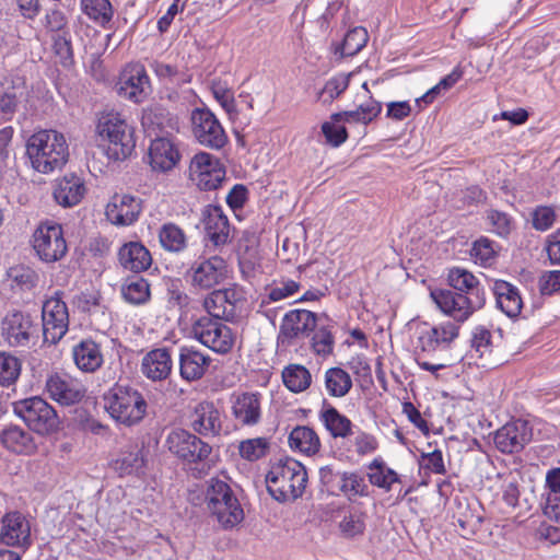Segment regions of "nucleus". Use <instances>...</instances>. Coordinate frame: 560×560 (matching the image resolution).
Segmentation results:
<instances>
[{
	"mask_svg": "<svg viewBox=\"0 0 560 560\" xmlns=\"http://www.w3.org/2000/svg\"><path fill=\"white\" fill-rule=\"evenodd\" d=\"M226 170H217L214 172H199L197 174V186L201 191H214L222 186L225 180Z\"/></svg>",
	"mask_w": 560,
	"mask_h": 560,
	"instance_id": "e2e57ef3",
	"label": "nucleus"
},
{
	"mask_svg": "<svg viewBox=\"0 0 560 560\" xmlns=\"http://www.w3.org/2000/svg\"><path fill=\"white\" fill-rule=\"evenodd\" d=\"M162 247L172 253H179L186 248V235L175 223H164L159 232Z\"/></svg>",
	"mask_w": 560,
	"mask_h": 560,
	"instance_id": "de8ad7c7",
	"label": "nucleus"
},
{
	"mask_svg": "<svg viewBox=\"0 0 560 560\" xmlns=\"http://www.w3.org/2000/svg\"><path fill=\"white\" fill-rule=\"evenodd\" d=\"M342 472L335 469L332 465H326L319 468L320 490L329 495L340 494V482L342 481Z\"/></svg>",
	"mask_w": 560,
	"mask_h": 560,
	"instance_id": "4d7b16f0",
	"label": "nucleus"
},
{
	"mask_svg": "<svg viewBox=\"0 0 560 560\" xmlns=\"http://www.w3.org/2000/svg\"><path fill=\"white\" fill-rule=\"evenodd\" d=\"M340 482V493L346 495L348 500L363 498L370 494L369 486L364 477L358 471H343Z\"/></svg>",
	"mask_w": 560,
	"mask_h": 560,
	"instance_id": "09e8293b",
	"label": "nucleus"
},
{
	"mask_svg": "<svg viewBox=\"0 0 560 560\" xmlns=\"http://www.w3.org/2000/svg\"><path fill=\"white\" fill-rule=\"evenodd\" d=\"M26 155L38 173L49 174L68 161L69 148L65 136L54 129L34 132L26 141Z\"/></svg>",
	"mask_w": 560,
	"mask_h": 560,
	"instance_id": "f03ea898",
	"label": "nucleus"
},
{
	"mask_svg": "<svg viewBox=\"0 0 560 560\" xmlns=\"http://www.w3.org/2000/svg\"><path fill=\"white\" fill-rule=\"evenodd\" d=\"M486 221L491 226V232L502 238H508L514 226L512 215L497 209H490L486 212Z\"/></svg>",
	"mask_w": 560,
	"mask_h": 560,
	"instance_id": "5fc2aeb1",
	"label": "nucleus"
},
{
	"mask_svg": "<svg viewBox=\"0 0 560 560\" xmlns=\"http://www.w3.org/2000/svg\"><path fill=\"white\" fill-rule=\"evenodd\" d=\"M82 13L104 30L110 28L114 7L109 0H80Z\"/></svg>",
	"mask_w": 560,
	"mask_h": 560,
	"instance_id": "ea45409f",
	"label": "nucleus"
},
{
	"mask_svg": "<svg viewBox=\"0 0 560 560\" xmlns=\"http://www.w3.org/2000/svg\"><path fill=\"white\" fill-rule=\"evenodd\" d=\"M226 267V261L217 255L196 261L190 269L192 287L203 290L215 287L225 278Z\"/></svg>",
	"mask_w": 560,
	"mask_h": 560,
	"instance_id": "aec40b11",
	"label": "nucleus"
},
{
	"mask_svg": "<svg viewBox=\"0 0 560 560\" xmlns=\"http://www.w3.org/2000/svg\"><path fill=\"white\" fill-rule=\"evenodd\" d=\"M300 283L292 279L283 281L280 287H271L267 289V293L261 296V305H268L292 296L300 290Z\"/></svg>",
	"mask_w": 560,
	"mask_h": 560,
	"instance_id": "13d9d810",
	"label": "nucleus"
},
{
	"mask_svg": "<svg viewBox=\"0 0 560 560\" xmlns=\"http://www.w3.org/2000/svg\"><path fill=\"white\" fill-rule=\"evenodd\" d=\"M282 382L290 392L298 394L310 387L312 375L302 364H289L282 371Z\"/></svg>",
	"mask_w": 560,
	"mask_h": 560,
	"instance_id": "c03bdc74",
	"label": "nucleus"
},
{
	"mask_svg": "<svg viewBox=\"0 0 560 560\" xmlns=\"http://www.w3.org/2000/svg\"><path fill=\"white\" fill-rule=\"evenodd\" d=\"M382 112V103L374 100L371 95L366 103L359 105L355 109L338 112L345 122L369 125Z\"/></svg>",
	"mask_w": 560,
	"mask_h": 560,
	"instance_id": "79ce46f5",
	"label": "nucleus"
},
{
	"mask_svg": "<svg viewBox=\"0 0 560 560\" xmlns=\"http://www.w3.org/2000/svg\"><path fill=\"white\" fill-rule=\"evenodd\" d=\"M202 436L182 428L170 431L165 446L176 458L186 464L205 462L212 452V446Z\"/></svg>",
	"mask_w": 560,
	"mask_h": 560,
	"instance_id": "1a4fd4ad",
	"label": "nucleus"
},
{
	"mask_svg": "<svg viewBox=\"0 0 560 560\" xmlns=\"http://www.w3.org/2000/svg\"><path fill=\"white\" fill-rule=\"evenodd\" d=\"M369 481L377 488L389 491L394 483L400 482V476L393 468L386 467L380 471L370 472Z\"/></svg>",
	"mask_w": 560,
	"mask_h": 560,
	"instance_id": "338daca9",
	"label": "nucleus"
},
{
	"mask_svg": "<svg viewBox=\"0 0 560 560\" xmlns=\"http://www.w3.org/2000/svg\"><path fill=\"white\" fill-rule=\"evenodd\" d=\"M63 292L56 291L42 307V330L45 343L56 345L69 329V313Z\"/></svg>",
	"mask_w": 560,
	"mask_h": 560,
	"instance_id": "9b49d317",
	"label": "nucleus"
},
{
	"mask_svg": "<svg viewBox=\"0 0 560 560\" xmlns=\"http://www.w3.org/2000/svg\"><path fill=\"white\" fill-rule=\"evenodd\" d=\"M0 443L4 448L15 454L31 455L37 450L33 435L27 430L13 423L5 424L0 429Z\"/></svg>",
	"mask_w": 560,
	"mask_h": 560,
	"instance_id": "cd10ccee",
	"label": "nucleus"
},
{
	"mask_svg": "<svg viewBox=\"0 0 560 560\" xmlns=\"http://www.w3.org/2000/svg\"><path fill=\"white\" fill-rule=\"evenodd\" d=\"M544 499L550 502L560 499V467H552L547 470L545 478Z\"/></svg>",
	"mask_w": 560,
	"mask_h": 560,
	"instance_id": "774afa93",
	"label": "nucleus"
},
{
	"mask_svg": "<svg viewBox=\"0 0 560 560\" xmlns=\"http://www.w3.org/2000/svg\"><path fill=\"white\" fill-rule=\"evenodd\" d=\"M206 502L209 511L225 529L233 528L244 520V511L231 486L219 478L208 481Z\"/></svg>",
	"mask_w": 560,
	"mask_h": 560,
	"instance_id": "0eeeda50",
	"label": "nucleus"
},
{
	"mask_svg": "<svg viewBox=\"0 0 560 560\" xmlns=\"http://www.w3.org/2000/svg\"><path fill=\"white\" fill-rule=\"evenodd\" d=\"M533 428L524 419H513L497 430L493 441L504 454L518 453L532 441Z\"/></svg>",
	"mask_w": 560,
	"mask_h": 560,
	"instance_id": "2eb2a0df",
	"label": "nucleus"
},
{
	"mask_svg": "<svg viewBox=\"0 0 560 560\" xmlns=\"http://www.w3.org/2000/svg\"><path fill=\"white\" fill-rule=\"evenodd\" d=\"M368 40V31L363 26H355L345 34L342 40L332 42L330 50L338 59L353 57L365 47Z\"/></svg>",
	"mask_w": 560,
	"mask_h": 560,
	"instance_id": "72a5a7b5",
	"label": "nucleus"
},
{
	"mask_svg": "<svg viewBox=\"0 0 560 560\" xmlns=\"http://www.w3.org/2000/svg\"><path fill=\"white\" fill-rule=\"evenodd\" d=\"M289 446L305 455H315L320 450V440L314 429L307 425H296L289 434Z\"/></svg>",
	"mask_w": 560,
	"mask_h": 560,
	"instance_id": "4c0bfd02",
	"label": "nucleus"
},
{
	"mask_svg": "<svg viewBox=\"0 0 560 560\" xmlns=\"http://www.w3.org/2000/svg\"><path fill=\"white\" fill-rule=\"evenodd\" d=\"M446 280L451 289H434L430 296L436 307L453 320L432 326L423 324L418 331V343L423 352L448 349L459 336L460 325L483 308L487 302L486 289L471 271L462 267L450 268Z\"/></svg>",
	"mask_w": 560,
	"mask_h": 560,
	"instance_id": "f257e3e1",
	"label": "nucleus"
},
{
	"mask_svg": "<svg viewBox=\"0 0 560 560\" xmlns=\"http://www.w3.org/2000/svg\"><path fill=\"white\" fill-rule=\"evenodd\" d=\"M307 480L305 466L289 456L275 462L266 475L267 490L280 503L289 499L301 498L305 491Z\"/></svg>",
	"mask_w": 560,
	"mask_h": 560,
	"instance_id": "7ed1b4c3",
	"label": "nucleus"
},
{
	"mask_svg": "<svg viewBox=\"0 0 560 560\" xmlns=\"http://www.w3.org/2000/svg\"><path fill=\"white\" fill-rule=\"evenodd\" d=\"M22 372V361L11 352L0 350V387L15 385Z\"/></svg>",
	"mask_w": 560,
	"mask_h": 560,
	"instance_id": "49530a36",
	"label": "nucleus"
},
{
	"mask_svg": "<svg viewBox=\"0 0 560 560\" xmlns=\"http://www.w3.org/2000/svg\"><path fill=\"white\" fill-rule=\"evenodd\" d=\"M557 221L556 210L552 206H537L532 211V225L536 231L546 232Z\"/></svg>",
	"mask_w": 560,
	"mask_h": 560,
	"instance_id": "bf43d9fd",
	"label": "nucleus"
},
{
	"mask_svg": "<svg viewBox=\"0 0 560 560\" xmlns=\"http://www.w3.org/2000/svg\"><path fill=\"white\" fill-rule=\"evenodd\" d=\"M234 417L243 424L252 425L260 419V401L254 393H243L232 407Z\"/></svg>",
	"mask_w": 560,
	"mask_h": 560,
	"instance_id": "58836bf2",
	"label": "nucleus"
},
{
	"mask_svg": "<svg viewBox=\"0 0 560 560\" xmlns=\"http://www.w3.org/2000/svg\"><path fill=\"white\" fill-rule=\"evenodd\" d=\"M151 91L150 78L142 63L131 62L122 69L117 88L119 96L140 104L149 97Z\"/></svg>",
	"mask_w": 560,
	"mask_h": 560,
	"instance_id": "ddd939ff",
	"label": "nucleus"
},
{
	"mask_svg": "<svg viewBox=\"0 0 560 560\" xmlns=\"http://www.w3.org/2000/svg\"><path fill=\"white\" fill-rule=\"evenodd\" d=\"M469 255L475 264L481 267H490L497 261L499 246L493 240L480 236L472 242Z\"/></svg>",
	"mask_w": 560,
	"mask_h": 560,
	"instance_id": "37998d69",
	"label": "nucleus"
},
{
	"mask_svg": "<svg viewBox=\"0 0 560 560\" xmlns=\"http://www.w3.org/2000/svg\"><path fill=\"white\" fill-rule=\"evenodd\" d=\"M72 354L78 369L86 373L95 372L104 362L100 345L91 338L75 345Z\"/></svg>",
	"mask_w": 560,
	"mask_h": 560,
	"instance_id": "473e14b6",
	"label": "nucleus"
},
{
	"mask_svg": "<svg viewBox=\"0 0 560 560\" xmlns=\"http://www.w3.org/2000/svg\"><path fill=\"white\" fill-rule=\"evenodd\" d=\"M419 465L420 468L431 474L443 475L446 472L442 451L438 448L429 453H422Z\"/></svg>",
	"mask_w": 560,
	"mask_h": 560,
	"instance_id": "69168bd1",
	"label": "nucleus"
},
{
	"mask_svg": "<svg viewBox=\"0 0 560 560\" xmlns=\"http://www.w3.org/2000/svg\"><path fill=\"white\" fill-rule=\"evenodd\" d=\"M104 409L117 423L132 427L147 415L148 404L142 393L129 383H115L103 394Z\"/></svg>",
	"mask_w": 560,
	"mask_h": 560,
	"instance_id": "20e7f679",
	"label": "nucleus"
},
{
	"mask_svg": "<svg viewBox=\"0 0 560 560\" xmlns=\"http://www.w3.org/2000/svg\"><path fill=\"white\" fill-rule=\"evenodd\" d=\"M190 167L197 174L199 172H214L225 168L219 158L205 151H200L192 156Z\"/></svg>",
	"mask_w": 560,
	"mask_h": 560,
	"instance_id": "052dcab7",
	"label": "nucleus"
},
{
	"mask_svg": "<svg viewBox=\"0 0 560 560\" xmlns=\"http://www.w3.org/2000/svg\"><path fill=\"white\" fill-rule=\"evenodd\" d=\"M312 349L319 355L326 357L332 353L335 338L329 325L317 322V327L310 337Z\"/></svg>",
	"mask_w": 560,
	"mask_h": 560,
	"instance_id": "603ef678",
	"label": "nucleus"
},
{
	"mask_svg": "<svg viewBox=\"0 0 560 560\" xmlns=\"http://www.w3.org/2000/svg\"><path fill=\"white\" fill-rule=\"evenodd\" d=\"M191 132L195 140L211 150H221L229 137L212 110L207 106L195 107L190 113Z\"/></svg>",
	"mask_w": 560,
	"mask_h": 560,
	"instance_id": "9d476101",
	"label": "nucleus"
},
{
	"mask_svg": "<svg viewBox=\"0 0 560 560\" xmlns=\"http://www.w3.org/2000/svg\"><path fill=\"white\" fill-rule=\"evenodd\" d=\"M202 222L207 238L214 246H223L230 236V221L220 205H208L202 210Z\"/></svg>",
	"mask_w": 560,
	"mask_h": 560,
	"instance_id": "412c9836",
	"label": "nucleus"
},
{
	"mask_svg": "<svg viewBox=\"0 0 560 560\" xmlns=\"http://www.w3.org/2000/svg\"><path fill=\"white\" fill-rule=\"evenodd\" d=\"M210 362V357L194 346H182L179 348V375L187 382L198 381L203 377Z\"/></svg>",
	"mask_w": 560,
	"mask_h": 560,
	"instance_id": "b1692460",
	"label": "nucleus"
},
{
	"mask_svg": "<svg viewBox=\"0 0 560 560\" xmlns=\"http://www.w3.org/2000/svg\"><path fill=\"white\" fill-rule=\"evenodd\" d=\"M324 381L328 395L336 398L348 395L353 385L350 374L339 366L326 370Z\"/></svg>",
	"mask_w": 560,
	"mask_h": 560,
	"instance_id": "a19ab883",
	"label": "nucleus"
},
{
	"mask_svg": "<svg viewBox=\"0 0 560 560\" xmlns=\"http://www.w3.org/2000/svg\"><path fill=\"white\" fill-rule=\"evenodd\" d=\"M52 49L55 55L60 59L63 67L73 63V48L70 32L58 33L51 36Z\"/></svg>",
	"mask_w": 560,
	"mask_h": 560,
	"instance_id": "6e6d98bb",
	"label": "nucleus"
},
{
	"mask_svg": "<svg viewBox=\"0 0 560 560\" xmlns=\"http://www.w3.org/2000/svg\"><path fill=\"white\" fill-rule=\"evenodd\" d=\"M151 68L159 81L164 84L182 85L190 82V75L187 72L179 70L177 66L161 61H153L151 63Z\"/></svg>",
	"mask_w": 560,
	"mask_h": 560,
	"instance_id": "8fccbe9b",
	"label": "nucleus"
},
{
	"mask_svg": "<svg viewBox=\"0 0 560 560\" xmlns=\"http://www.w3.org/2000/svg\"><path fill=\"white\" fill-rule=\"evenodd\" d=\"M173 361L171 350L158 348L149 351L142 359L141 372L151 381H163L172 372Z\"/></svg>",
	"mask_w": 560,
	"mask_h": 560,
	"instance_id": "c756f323",
	"label": "nucleus"
},
{
	"mask_svg": "<svg viewBox=\"0 0 560 560\" xmlns=\"http://www.w3.org/2000/svg\"><path fill=\"white\" fill-rule=\"evenodd\" d=\"M109 466L120 478L142 477L145 475L147 458L143 450L135 447L130 451H121Z\"/></svg>",
	"mask_w": 560,
	"mask_h": 560,
	"instance_id": "2f4dec72",
	"label": "nucleus"
},
{
	"mask_svg": "<svg viewBox=\"0 0 560 560\" xmlns=\"http://www.w3.org/2000/svg\"><path fill=\"white\" fill-rule=\"evenodd\" d=\"M190 427L200 436H218L222 430L219 409L211 401L199 402L190 416Z\"/></svg>",
	"mask_w": 560,
	"mask_h": 560,
	"instance_id": "4be33fe9",
	"label": "nucleus"
},
{
	"mask_svg": "<svg viewBox=\"0 0 560 560\" xmlns=\"http://www.w3.org/2000/svg\"><path fill=\"white\" fill-rule=\"evenodd\" d=\"M345 124L338 112L332 113L329 119L322 124V133L326 143L331 148H339L348 140L349 133Z\"/></svg>",
	"mask_w": 560,
	"mask_h": 560,
	"instance_id": "a18cd8bd",
	"label": "nucleus"
},
{
	"mask_svg": "<svg viewBox=\"0 0 560 560\" xmlns=\"http://www.w3.org/2000/svg\"><path fill=\"white\" fill-rule=\"evenodd\" d=\"M86 191L84 180L77 174H66L54 190V198L63 208L77 206Z\"/></svg>",
	"mask_w": 560,
	"mask_h": 560,
	"instance_id": "7c9ffc66",
	"label": "nucleus"
},
{
	"mask_svg": "<svg viewBox=\"0 0 560 560\" xmlns=\"http://www.w3.org/2000/svg\"><path fill=\"white\" fill-rule=\"evenodd\" d=\"M490 289L494 296L497 308L509 318L513 320L517 319L523 307V299L520 289L513 283L502 279L494 280Z\"/></svg>",
	"mask_w": 560,
	"mask_h": 560,
	"instance_id": "5701e85b",
	"label": "nucleus"
},
{
	"mask_svg": "<svg viewBox=\"0 0 560 560\" xmlns=\"http://www.w3.org/2000/svg\"><path fill=\"white\" fill-rule=\"evenodd\" d=\"M340 532L347 538L362 535L365 530L364 516L361 513H349L339 524Z\"/></svg>",
	"mask_w": 560,
	"mask_h": 560,
	"instance_id": "680f3d73",
	"label": "nucleus"
},
{
	"mask_svg": "<svg viewBox=\"0 0 560 560\" xmlns=\"http://www.w3.org/2000/svg\"><path fill=\"white\" fill-rule=\"evenodd\" d=\"M319 320L316 313L295 308L287 312L279 328V339L291 342L298 338H310Z\"/></svg>",
	"mask_w": 560,
	"mask_h": 560,
	"instance_id": "a211bd4d",
	"label": "nucleus"
},
{
	"mask_svg": "<svg viewBox=\"0 0 560 560\" xmlns=\"http://www.w3.org/2000/svg\"><path fill=\"white\" fill-rule=\"evenodd\" d=\"M45 390L52 400L61 406H73L84 397V390L59 373L47 376Z\"/></svg>",
	"mask_w": 560,
	"mask_h": 560,
	"instance_id": "393cba45",
	"label": "nucleus"
},
{
	"mask_svg": "<svg viewBox=\"0 0 560 560\" xmlns=\"http://www.w3.org/2000/svg\"><path fill=\"white\" fill-rule=\"evenodd\" d=\"M120 293L130 305H143L151 296L150 283L139 275L128 276L121 283Z\"/></svg>",
	"mask_w": 560,
	"mask_h": 560,
	"instance_id": "e433bc0d",
	"label": "nucleus"
},
{
	"mask_svg": "<svg viewBox=\"0 0 560 560\" xmlns=\"http://www.w3.org/2000/svg\"><path fill=\"white\" fill-rule=\"evenodd\" d=\"M180 158L178 142L174 136L167 137L156 133L151 139L148 149V162L153 171L162 173L172 171L178 164Z\"/></svg>",
	"mask_w": 560,
	"mask_h": 560,
	"instance_id": "f3484780",
	"label": "nucleus"
},
{
	"mask_svg": "<svg viewBox=\"0 0 560 560\" xmlns=\"http://www.w3.org/2000/svg\"><path fill=\"white\" fill-rule=\"evenodd\" d=\"M234 291L213 290L203 300V307L215 320L228 319L234 311Z\"/></svg>",
	"mask_w": 560,
	"mask_h": 560,
	"instance_id": "c9c22d12",
	"label": "nucleus"
},
{
	"mask_svg": "<svg viewBox=\"0 0 560 560\" xmlns=\"http://www.w3.org/2000/svg\"><path fill=\"white\" fill-rule=\"evenodd\" d=\"M350 74L339 73L328 79L318 92V100L324 105H330L337 100L349 86Z\"/></svg>",
	"mask_w": 560,
	"mask_h": 560,
	"instance_id": "3c124183",
	"label": "nucleus"
},
{
	"mask_svg": "<svg viewBox=\"0 0 560 560\" xmlns=\"http://www.w3.org/2000/svg\"><path fill=\"white\" fill-rule=\"evenodd\" d=\"M318 419L334 439H346L353 434L355 427L352 421L325 398L322 401Z\"/></svg>",
	"mask_w": 560,
	"mask_h": 560,
	"instance_id": "c85d7f7f",
	"label": "nucleus"
},
{
	"mask_svg": "<svg viewBox=\"0 0 560 560\" xmlns=\"http://www.w3.org/2000/svg\"><path fill=\"white\" fill-rule=\"evenodd\" d=\"M353 444L355 447V452L360 456L369 455L374 453L377 447L378 443L374 435L361 430L360 428H357V430H353Z\"/></svg>",
	"mask_w": 560,
	"mask_h": 560,
	"instance_id": "0e129e2a",
	"label": "nucleus"
},
{
	"mask_svg": "<svg viewBox=\"0 0 560 560\" xmlns=\"http://www.w3.org/2000/svg\"><path fill=\"white\" fill-rule=\"evenodd\" d=\"M142 199L131 195H115L106 206L107 219L117 226H129L142 212Z\"/></svg>",
	"mask_w": 560,
	"mask_h": 560,
	"instance_id": "6ab92c4d",
	"label": "nucleus"
},
{
	"mask_svg": "<svg viewBox=\"0 0 560 560\" xmlns=\"http://www.w3.org/2000/svg\"><path fill=\"white\" fill-rule=\"evenodd\" d=\"M270 450L268 438L247 439L240 443L238 451L242 458L248 462H257L265 457Z\"/></svg>",
	"mask_w": 560,
	"mask_h": 560,
	"instance_id": "864d4df0",
	"label": "nucleus"
},
{
	"mask_svg": "<svg viewBox=\"0 0 560 560\" xmlns=\"http://www.w3.org/2000/svg\"><path fill=\"white\" fill-rule=\"evenodd\" d=\"M96 131L102 141H107L105 154L108 160L125 161L135 151V130L118 113L103 115Z\"/></svg>",
	"mask_w": 560,
	"mask_h": 560,
	"instance_id": "39448f33",
	"label": "nucleus"
},
{
	"mask_svg": "<svg viewBox=\"0 0 560 560\" xmlns=\"http://www.w3.org/2000/svg\"><path fill=\"white\" fill-rule=\"evenodd\" d=\"M24 101H26L24 83H15L12 80L10 84L3 86L0 91V120L11 121Z\"/></svg>",
	"mask_w": 560,
	"mask_h": 560,
	"instance_id": "f704fd0d",
	"label": "nucleus"
},
{
	"mask_svg": "<svg viewBox=\"0 0 560 560\" xmlns=\"http://www.w3.org/2000/svg\"><path fill=\"white\" fill-rule=\"evenodd\" d=\"M142 126L149 137L160 136L173 137L179 130L178 118L163 107L150 108L143 112Z\"/></svg>",
	"mask_w": 560,
	"mask_h": 560,
	"instance_id": "a878e982",
	"label": "nucleus"
},
{
	"mask_svg": "<svg viewBox=\"0 0 560 560\" xmlns=\"http://www.w3.org/2000/svg\"><path fill=\"white\" fill-rule=\"evenodd\" d=\"M13 413L28 430L40 436L59 430L60 419L56 409L40 396H31L12 402Z\"/></svg>",
	"mask_w": 560,
	"mask_h": 560,
	"instance_id": "423d86ee",
	"label": "nucleus"
},
{
	"mask_svg": "<svg viewBox=\"0 0 560 560\" xmlns=\"http://www.w3.org/2000/svg\"><path fill=\"white\" fill-rule=\"evenodd\" d=\"M117 256L119 265L135 275L148 270L152 265V256L149 249L138 241L125 243L120 246Z\"/></svg>",
	"mask_w": 560,
	"mask_h": 560,
	"instance_id": "bb28decb",
	"label": "nucleus"
},
{
	"mask_svg": "<svg viewBox=\"0 0 560 560\" xmlns=\"http://www.w3.org/2000/svg\"><path fill=\"white\" fill-rule=\"evenodd\" d=\"M0 542L19 548L24 553L33 544L31 524L20 511L7 512L1 518Z\"/></svg>",
	"mask_w": 560,
	"mask_h": 560,
	"instance_id": "4468645a",
	"label": "nucleus"
},
{
	"mask_svg": "<svg viewBox=\"0 0 560 560\" xmlns=\"http://www.w3.org/2000/svg\"><path fill=\"white\" fill-rule=\"evenodd\" d=\"M38 332L37 316L27 311L11 308L0 319V339L9 348L28 347Z\"/></svg>",
	"mask_w": 560,
	"mask_h": 560,
	"instance_id": "6e6552de",
	"label": "nucleus"
},
{
	"mask_svg": "<svg viewBox=\"0 0 560 560\" xmlns=\"http://www.w3.org/2000/svg\"><path fill=\"white\" fill-rule=\"evenodd\" d=\"M194 331L203 346L217 353L225 354L233 348L232 329L219 320L200 318L196 323Z\"/></svg>",
	"mask_w": 560,
	"mask_h": 560,
	"instance_id": "dca6fc26",
	"label": "nucleus"
},
{
	"mask_svg": "<svg viewBox=\"0 0 560 560\" xmlns=\"http://www.w3.org/2000/svg\"><path fill=\"white\" fill-rule=\"evenodd\" d=\"M33 238V248L44 262L59 261L68 252L62 226L57 222L42 223L36 229Z\"/></svg>",
	"mask_w": 560,
	"mask_h": 560,
	"instance_id": "f8f14e48",
	"label": "nucleus"
}]
</instances>
